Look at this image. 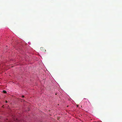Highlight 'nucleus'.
<instances>
[{
  "instance_id": "obj_1",
  "label": "nucleus",
  "mask_w": 122,
  "mask_h": 122,
  "mask_svg": "<svg viewBox=\"0 0 122 122\" xmlns=\"http://www.w3.org/2000/svg\"><path fill=\"white\" fill-rule=\"evenodd\" d=\"M40 49L41 51H46V50L43 47H41L40 48Z\"/></svg>"
},
{
  "instance_id": "obj_2",
  "label": "nucleus",
  "mask_w": 122,
  "mask_h": 122,
  "mask_svg": "<svg viewBox=\"0 0 122 122\" xmlns=\"http://www.w3.org/2000/svg\"><path fill=\"white\" fill-rule=\"evenodd\" d=\"M2 92L4 93H7V92L5 90H3L2 91Z\"/></svg>"
},
{
  "instance_id": "obj_3",
  "label": "nucleus",
  "mask_w": 122,
  "mask_h": 122,
  "mask_svg": "<svg viewBox=\"0 0 122 122\" xmlns=\"http://www.w3.org/2000/svg\"><path fill=\"white\" fill-rule=\"evenodd\" d=\"M22 98H23L24 97V96H22Z\"/></svg>"
},
{
  "instance_id": "obj_4",
  "label": "nucleus",
  "mask_w": 122,
  "mask_h": 122,
  "mask_svg": "<svg viewBox=\"0 0 122 122\" xmlns=\"http://www.w3.org/2000/svg\"><path fill=\"white\" fill-rule=\"evenodd\" d=\"M5 102L6 103H7L8 102L7 101H5Z\"/></svg>"
}]
</instances>
